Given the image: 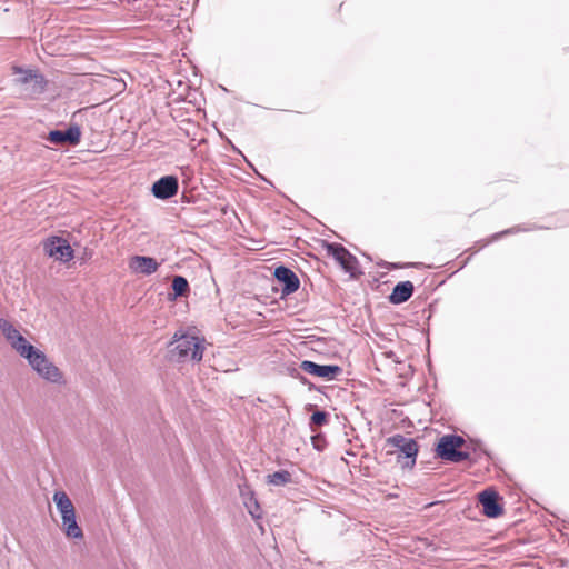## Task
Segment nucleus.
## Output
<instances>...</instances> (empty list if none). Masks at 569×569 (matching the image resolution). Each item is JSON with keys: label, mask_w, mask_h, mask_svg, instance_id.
<instances>
[{"label": "nucleus", "mask_w": 569, "mask_h": 569, "mask_svg": "<svg viewBox=\"0 0 569 569\" xmlns=\"http://www.w3.org/2000/svg\"><path fill=\"white\" fill-rule=\"evenodd\" d=\"M169 358L172 361H200L203 355V346L196 336L178 332L173 336V341L170 343Z\"/></svg>", "instance_id": "obj_1"}, {"label": "nucleus", "mask_w": 569, "mask_h": 569, "mask_svg": "<svg viewBox=\"0 0 569 569\" xmlns=\"http://www.w3.org/2000/svg\"><path fill=\"white\" fill-rule=\"evenodd\" d=\"M52 499L61 515L66 536L68 538L81 539L83 532L77 523L76 510L68 495L64 491H56Z\"/></svg>", "instance_id": "obj_2"}, {"label": "nucleus", "mask_w": 569, "mask_h": 569, "mask_svg": "<svg viewBox=\"0 0 569 569\" xmlns=\"http://www.w3.org/2000/svg\"><path fill=\"white\" fill-rule=\"evenodd\" d=\"M463 445L465 439L462 437L447 435L440 438L436 451L442 460L457 463L470 458L469 452L460 450Z\"/></svg>", "instance_id": "obj_3"}, {"label": "nucleus", "mask_w": 569, "mask_h": 569, "mask_svg": "<svg viewBox=\"0 0 569 569\" xmlns=\"http://www.w3.org/2000/svg\"><path fill=\"white\" fill-rule=\"evenodd\" d=\"M0 329L9 341L10 346L19 353L20 357L29 360L39 349L29 343L19 330L7 319L0 318Z\"/></svg>", "instance_id": "obj_4"}, {"label": "nucleus", "mask_w": 569, "mask_h": 569, "mask_svg": "<svg viewBox=\"0 0 569 569\" xmlns=\"http://www.w3.org/2000/svg\"><path fill=\"white\" fill-rule=\"evenodd\" d=\"M28 363L42 379L57 385L64 383L63 373L43 351H38L28 360Z\"/></svg>", "instance_id": "obj_5"}, {"label": "nucleus", "mask_w": 569, "mask_h": 569, "mask_svg": "<svg viewBox=\"0 0 569 569\" xmlns=\"http://www.w3.org/2000/svg\"><path fill=\"white\" fill-rule=\"evenodd\" d=\"M44 251L49 257L63 262H67L73 258V249L67 240L59 237H52L48 239L44 243Z\"/></svg>", "instance_id": "obj_6"}, {"label": "nucleus", "mask_w": 569, "mask_h": 569, "mask_svg": "<svg viewBox=\"0 0 569 569\" xmlns=\"http://www.w3.org/2000/svg\"><path fill=\"white\" fill-rule=\"evenodd\" d=\"M388 445L392 448L398 449L407 459H410L406 463L408 467H413L416 463V457L418 453V445L411 438H406L401 435H395L387 440Z\"/></svg>", "instance_id": "obj_7"}, {"label": "nucleus", "mask_w": 569, "mask_h": 569, "mask_svg": "<svg viewBox=\"0 0 569 569\" xmlns=\"http://www.w3.org/2000/svg\"><path fill=\"white\" fill-rule=\"evenodd\" d=\"M499 495L492 489H486L479 493V502L482 506L483 513L489 518H497L503 513L499 503Z\"/></svg>", "instance_id": "obj_8"}, {"label": "nucleus", "mask_w": 569, "mask_h": 569, "mask_svg": "<svg viewBox=\"0 0 569 569\" xmlns=\"http://www.w3.org/2000/svg\"><path fill=\"white\" fill-rule=\"evenodd\" d=\"M81 130L79 126H70L66 131L52 130L49 132L47 140L53 144H71L77 146L80 142Z\"/></svg>", "instance_id": "obj_9"}, {"label": "nucleus", "mask_w": 569, "mask_h": 569, "mask_svg": "<svg viewBox=\"0 0 569 569\" xmlns=\"http://www.w3.org/2000/svg\"><path fill=\"white\" fill-rule=\"evenodd\" d=\"M178 179L173 176H164L152 184V193L158 199H169L177 194Z\"/></svg>", "instance_id": "obj_10"}, {"label": "nucleus", "mask_w": 569, "mask_h": 569, "mask_svg": "<svg viewBox=\"0 0 569 569\" xmlns=\"http://www.w3.org/2000/svg\"><path fill=\"white\" fill-rule=\"evenodd\" d=\"M300 368L312 376L321 377L328 380L333 379L338 373L342 371L339 366L336 365H318L313 361L305 360L301 362Z\"/></svg>", "instance_id": "obj_11"}, {"label": "nucleus", "mask_w": 569, "mask_h": 569, "mask_svg": "<svg viewBox=\"0 0 569 569\" xmlns=\"http://www.w3.org/2000/svg\"><path fill=\"white\" fill-rule=\"evenodd\" d=\"M274 277L279 282L283 284V288L281 290L282 295H290L299 289V278L291 269L284 266H280L276 268Z\"/></svg>", "instance_id": "obj_12"}, {"label": "nucleus", "mask_w": 569, "mask_h": 569, "mask_svg": "<svg viewBox=\"0 0 569 569\" xmlns=\"http://www.w3.org/2000/svg\"><path fill=\"white\" fill-rule=\"evenodd\" d=\"M328 253L332 256L339 264L349 272H352L357 266V259L341 244H328Z\"/></svg>", "instance_id": "obj_13"}, {"label": "nucleus", "mask_w": 569, "mask_h": 569, "mask_svg": "<svg viewBox=\"0 0 569 569\" xmlns=\"http://www.w3.org/2000/svg\"><path fill=\"white\" fill-rule=\"evenodd\" d=\"M129 267L136 273L149 276L158 270L159 263L151 257L134 256L130 259Z\"/></svg>", "instance_id": "obj_14"}, {"label": "nucleus", "mask_w": 569, "mask_h": 569, "mask_svg": "<svg viewBox=\"0 0 569 569\" xmlns=\"http://www.w3.org/2000/svg\"><path fill=\"white\" fill-rule=\"evenodd\" d=\"M16 73H20L21 77L18 79L20 83H33V92L42 93L46 88V80L42 74L38 72H33L32 70H22L20 68H14Z\"/></svg>", "instance_id": "obj_15"}, {"label": "nucleus", "mask_w": 569, "mask_h": 569, "mask_svg": "<svg viewBox=\"0 0 569 569\" xmlns=\"http://www.w3.org/2000/svg\"><path fill=\"white\" fill-rule=\"evenodd\" d=\"M413 284L411 281H402L395 286L391 295L389 296V301L393 305H400L408 301L413 293Z\"/></svg>", "instance_id": "obj_16"}, {"label": "nucleus", "mask_w": 569, "mask_h": 569, "mask_svg": "<svg viewBox=\"0 0 569 569\" xmlns=\"http://www.w3.org/2000/svg\"><path fill=\"white\" fill-rule=\"evenodd\" d=\"M240 493L243 500V503L248 510V512L252 516L254 519H259L261 517V510L258 500L256 499L253 492L248 487H241Z\"/></svg>", "instance_id": "obj_17"}, {"label": "nucleus", "mask_w": 569, "mask_h": 569, "mask_svg": "<svg viewBox=\"0 0 569 569\" xmlns=\"http://www.w3.org/2000/svg\"><path fill=\"white\" fill-rule=\"evenodd\" d=\"M267 481L273 486H284L291 482V473L287 470H279L267 476Z\"/></svg>", "instance_id": "obj_18"}, {"label": "nucleus", "mask_w": 569, "mask_h": 569, "mask_svg": "<svg viewBox=\"0 0 569 569\" xmlns=\"http://www.w3.org/2000/svg\"><path fill=\"white\" fill-rule=\"evenodd\" d=\"M172 290L174 295L178 297H183L189 291V283L187 279L182 276H174L172 279Z\"/></svg>", "instance_id": "obj_19"}, {"label": "nucleus", "mask_w": 569, "mask_h": 569, "mask_svg": "<svg viewBox=\"0 0 569 569\" xmlns=\"http://www.w3.org/2000/svg\"><path fill=\"white\" fill-rule=\"evenodd\" d=\"M327 419H328V413L325 412V411H316L315 413H312L311 418H310V425L311 427L313 426H322L323 423L327 422Z\"/></svg>", "instance_id": "obj_20"}, {"label": "nucleus", "mask_w": 569, "mask_h": 569, "mask_svg": "<svg viewBox=\"0 0 569 569\" xmlns=\"http://www.w3.org/2000/svg\"><path fill=\"white\" fill-rule=\"evenodd\" d=\"M513 231H515L513 229H508V230H505V231H502V232H500V233L495 234V237H493V238H495V239H498V238H500L501 236L512 233Z\"/></svg>", "instance_id": "obj_21"}]
</instances>
